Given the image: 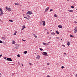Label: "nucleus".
Masks as SVG:
<instances>
[{
  "mask_svg": "<svg viewBox=\"0 0 77 77\" xmlns=\"http://www.w3.org/2000/svg\"><path fill=\"white\" fill-rule=\"evenodd\" d=\"M40 50L41 51H42V50H43L44 49L41 48H40Z\"/></svg>",
  "mask_w": 77,
  "mask_h": 77,
  "instance_id": "obj_28",
  "label": "nucleus"
},
{
  "mask_svg": "<svg viewBox=\"0 0 77 77\" xmlns=\"http://www.w3.org/2000/svg\"><path fill=\"white\" fill-rule=\"evenodd\" d=\"M24 18H26L27 20H29V18H27V17H24Z\"/></svg>",
  "mask_w": 77,
  "mask_h": 77,
  "instance_id": "obj_25",
  "label": "nucleus"
},
{
  "mask_svg": "<svg viewBox=\"0 0 77 77\" xmlns=\"http://www.w3.org/2000/svg\"><path fill=\"white\" fill-rule=\"evenodd\" d=\"M70 37H71V38H73V37H74V35H70Z\"/></svg>",
  "mask_w": 77,
  "mask_h": 77,
  "instance_id": "obj_21",
  "label": "nucleus"
},
{
  "mask_svg": "<svg viewBox=\"0 0 77 77\" xmlns=\"http://www.w3.org/2000/svg\"><path fill=\"white\" fill-rule=\"evenodd\" d=\"M61 68H62V69H63V68H65V67L63 66H62L61 67Z\"/></svg>",
  "mask_w": 77,
  "mask_h": 77,
  "instance_id": "obj_32",
  "label": "nucleus"
},
{
  "mask_svg": "<svg viewBox=\"0 0 77 77\" xmlns=\"http://www.w3.org/2000/svg\"><path fill=\"white\" fill-rule=\"evenodd\" d=\"M26 28V27H25V25H23L22 26V28L21 29L22 30H23L24 29Z\"/></svg>",
  "mask_w": 77,
  "mask_h": 77,
  "instance_id": "obj_6",
  "label": "nucleus"
},
{
  "mask_svg": "<svg viewBox=\"0 0 77 77\" xmlns=\"http://www.w3.org/2000/svg\"><path fill=\"white\" fill-rule=\"evenodd\" d=\"M16 47H18V46H19V45H18V44H17L16 45Z\"/></svg>",
  "mask_w": 77,
  "mask_h": 77,
  "instance_id": "obj_22",
  "label": "nucleus"
},
{
  "mask_svg": "<svg viewBox=\"0 0 77 77\" xmlns=\"http://www.w3.org/2000/svg\"><path fill=\"white\" fill-rule=\"evenodd\" d=\"M6 8L7 9H8V11H11V9L10 8H8V7H6Z\"/></svg>",
  "mask_w": 77,
  "mask_h": 77,
  "instance_id": "obj_7",
  "label": "nucleus"
},
{
  "mask_svg": "<svg viewBox=\"0 0 77 77\" xmlns=\"http://www.w3.org/2000/svg\"><path fill=\"white\" fill-rule=\"evenodd\" d=\"M62 46H63V47H65V46L63 45H62Z\"/></svg>",
  "mask_w": 77,
  "mask_h": 77,
  "instance_id": "obj_37",
  "label": "nucleus"
},
{
  "mask_svg": "<svg viewBox=\"0 0 77 77\" xmlns=\"http://www.w3.org/2000/svg\"><path fill=\"white\" fill-rule=\"evenodd\" d=\"M17 57H20V55L18 54L17 55Z\"/></svg>",
  "mask_w": 77,
  "mask_h": 77,
  "instance_id": "obj_26",
  "label": "nucleus"
},
{
  "mask_svg": "<svg viewBox=\"0 0 77 77\" xmlns=\"http://www.w3.org/2000/svg\"><path fill=\"white\" fill-rule=\"evenodd\" d=\"M51 11H53V9H50V12H51Z\"/></svg>",
  "mask_w": 77,
  "mask_h": 77,
  "instance_id": "obj_35",
  "label": "nucleus"
},
{
  "mask_svg": "<svg viewBox=\"0 0 77 77\" xmlns=\"http://www.w3.org/2000/svg\"><path fill=\"white\" fill-rule=\"evenodd\" d=\"M32 35H33L35 37V38H37V36H36V35L35 34H32Z\"/></svg>",
  "mask_w": 77,
  "mask_h": 77,
  "instance_id": "obj_11",
  "label": "nucleus"
},
{
  "mask_svg": "<svg viewBox=\"0 0 77 77\" xmlns=\"http://www.w3.org/2000/svg\"><path fill=\"white\" fill-rule=\"evenodd\" d=\"M3 55L2 54L0 55V57H1Z\"/></svg>",
  "mask_w": 77,
  "mask_h": 77,
  "instance_id": "obj_36",
  "label": "nucleus"
},
{
  "mask_svg": "<svg viewBox=\"0 0 77 77\" xmlns=\"http://www.w3.org/2000/svg\"><path fill=\"white\" fill-rule=\"evenodd\" d=\"M4 59H6V57H4Z\"/></svg>",
  "mask_w": 77,
  "mask_h": 77,
  "instance_id": "obj_42",
  "label": "nucleus"
},
{
  "mask_svg": "<svg viewBox=\"0 0 77 77\" xmlns=\"http://www.w3.org/2000/svg\"><path fill=\"white\" fill-rule=\"evenodd\" d=\"M48 9H49V7L45 9V12H47Z\"/></svg>",
  "mask_w": 77,
  "mask_h": 77,
  "instance_id": "obj_5",
  "label": "nucleus"
},
{
  "mask_svg": "<svg viewBox=\"0 0 77 77\" xmlns=\"http://www.w3.org/2000/svg\"><path fill=\"white\" fill-rule=\"evenodd\" d=\"M75 77H77V74L75 75Z\"/></svg>",
  "mask_w": 77,
  "mask_h": 77,
  "instance_id": "obj_48",
  "label": "nucleus"
},
{
  "mask_svg": "<svg viewBox=\"0 0 77 77\" xmlns=\"http://www.w3.org/2000/svg\"><path fill=\"white\" fill-rule=\"evenodd\" d=\"M40 58V56L39 55H38L36 57L37 59H39Z\"/></svg>",
  "mask_w": 77,
  "mask_h": 77,
  "instance_id": "obj_9",
  "label": "nucleus"
},
{
  "mask_svg": "<svg viewBox=\"0 0 77 77\" xmlns=\"http://www.w3.org/2000/svg\"><path fill=\"white\" fill-rule=\"evenodd\" d=\"M51 34L52 35H55V33L53 32H51Z\"/></svg>",
  "mask_w": 77,
  "mask_h": 77,
  "instance_id": "obj_15",
  "label": "nucleus"
},
{
  "mask_svg": "<svg viewBox=\"0 0 77 77\" xmlns=\"http://www.w3.org/2000/svg\"><path fill=\"white\" fill-rule=\"evenodd\" d=\"M74 23H75V24H77V22L76 21H75L74 22Z\"/></svg>",
  "mask_w": 77,
  "mask_h": 77,
  "instance_id": "obj_39",
  "label": "nucleus"
},
{
  "mask_svg": "<svg viewBox=\"0 0 77 77\" xmlns=\"http://www.w3.org/2000/svg\"><path fill=\"white\" fill-rule=\"evenodd\" d=\"M1 43H3V42L1 41V40H0V44H1Z\"/></svg>",
  "mask_w": 77,
  "mask_h": 77,
  "instance_id": "obj_34",
  "label": "nucleus"
},
{
  "mask_svg": "<svg viewBox=\"0 0 77 77\" xmlns=\"http://www.w3.org/2000/svg\"><path fill=\"white\" fill-rule=\"evenodd\" d=\"M43 45H47V44H46V43H44V42L43 43Z\"/></svg>",
  "mask_w": 77,
  "mask_h": 77,
  "instance_id": "obj_27",
  "label": "nucleus"
},
{
  "mask_svg": "<svg viewBox=\"0 0 77 77\" xmlns=\"http://www.w3.org/2000/svg\"><path fill=\"white\" fill-rule=\"evenodd\" d=\"M46 45H49V44H48V43H47L46 44Z\"/></svg>",
  "mask_w": 77,
  "mask_h": 77,
  "instance_id": "obj_43",
  "label": "nucleus"
},
{
  "mask_svg": "<svg viewBox=\"0 0 77 77\" xmlns=\"http://www.w3.org/2000/svg\"><path fill=\"white\" fill-rule=\"evenodd\" d=\"M2 39H4V40H5V38H4V37H2Z\"/></svg>",
  "mask_w": 77,
  "mask_h": 77,
  "instance_id": "obj_31",
  "label": "nucleus"
},
{
  "mask_svg": "<svg viewBox=\"0 0 77 77\" xmlns=\"http://www.w3.org/2000/svg\"><path fill=\"white\" fill-rule=\"evenodd\" d=\"M22 41H26V40H24L23 39H22Z\"/></svg>",
  "mask_w": 77,
  "mask_h": 77,
  "instance_id": "obj_47",
  "label": "nucleus"
},
{
  "mask_svg": "<svg viewBox=\"0 0 77 77\" xmlns=\"http://www.w3.org/2000/svg\"><path fill=\"white\" fill-rule=\"evenodd\" d=\"M43 23V21L40 22L41 25H42V23Z\"/></svg>",
  "mask_w": 77,
  "mask_h": 77,
  "instance_id": "obj_20",
  "label": "nucleus"
},
{
  "mask_svg": "<svg viewBox=\"0 0 77 77\" xmlns=\"http://www.w3.org/2000/svg\"><path fill=\"white\" fill-rule=\"evenodd\" d=\"M61 40H62V39H61Z\"/></svg>",
  "mask_w": 77,
  "mask_h": 77,
  "instance_id": "obj_59",
  "label": "nucleus"
},
{
  "mask_svg": "<svg viewBox=\"0 0 77 77\" xmlns=\"http://www.w3.org/2000/svg\"><path fill=\"white\" fill-rule=\"evenodd\" d=\"M18 48L17 47V46L15 47V48H16V49H17Z\"/></svg>",
  "mask_w": 77,
  "mask_h": 77,
  "instance_id": "obj_38",
  "label": "nucleus"
},
{
  "mask_svg": "<svg viewBox=\"0 0 77 77\" xmlns=\"http://www.w3.org/2000/svg\"><path fill=\"white\" fill-rule=\"evenodd\" d=\"M32 14V12L31 11H28L27 12V14H29V15H31Z\"/></svg>",
  "mask_w": 77,
  "mask_h": 77,
  "instance_id": "obj_4",
  "label": "nucleus"
},
{
  "mask_svg": "<svg viewBox=\"0 0 77 77\" xmlns=\"http://www.w3.org/2000/svg\"><path fill=\"white\" fill-rule=\"evenodd\" d=\"M56 38L57 39H58V37H57Z\"/></svg>",
  "mask_w": 77,
  "mask_h": 77,
  "instance_id": "obj_50",
  "label": "nucleus"
},
{
  "mask_svg": "<svg viewBox=\"0 0 77 77\" xmlns=\"http://www.w3.org/2000/svg\"><path fill=\"white\" fill-rule=\"evenodd\" d=\"M0 77H1V76H0Z\"/></svg>",
  "mask_w": 77,
  "mask_h": 77,
  "instance_id": "obj_60",
  "label": "nucleus"
},
{
  "mask_svg": "<svg viewBox=\"0 0 77 77\" xmlns=\"http://www.w3.org/2000/svg\"><path fill=\"white\" fill-rule=\"evenodd\" d=\"M74 33H77V29H74Z\"/></svg>",
  "mask_w": 77,
  "mask_h": 77,
  "instance_id": "obj_10",
  "label": "nucleus"
},
{
  "mask_svg": "<svg viewBox=\"0 0 77 77\" xmlns=\"http://www.w3.org/2000/svg\"><path fill=\"white\" fill-rule=\"evenodd\" d=\"M43 53L42 54H43V55H44V56H48V55L47 54V53L45 52H43Z\"/></svg>",
  "mask_w": 77,
  "mask_h": 77,
  "instance_id": "obj_2",
  "label": "nucleus"
},
{
  "mask_svg": "<svg viewBox=\"0 0 77 77\" xmlns=\"http://www.w3.org/2000/svg\"><path fill=\"white\" fill-rule=\"evenodd\" d=\"M0 21H2V20H1V19H0Z\"/></svg>",
  "mask_w": 77,
  "mask_h": 77,
  "instance_id": "obj_54",
  "label": "nucleus"
},
{
  "mask_svg": "<svg viewBox=\"0 0 77 77\" xmlns=\"http://www.w3.org/2000/svg\"><path fill=\"white\" fill-rule=\"evenodd\" d=\"M69 12H73V11L72 10H69Z\"/></svg>",
  "mask_w": 77,
  "mask_h": 77,
  "instance_id": "obj_12",
  "label": "nucleus"
},
{
  "mask_svg": "<svg viewBox=\"0 0 77 77\" xmlns=\"http://www.w3.org/2000/svg\"><path fill=\"white\" fill-rule=\"evenodd\" d=\"M64 54H65V55H66V53H64Z\"/></svg>",
  "mask_w": 77,
  "mask_h": 77,
  "instance_id": "obj_44",
  "label": "nucleus"
},
{
  "mask_svg": "<svg viewBox=\"0 0 77 77\" xmlns=\"http://www.w3.org/2000/svg\"><path fill=\"white\" fill-rule=\"evenodd\" d=\"M67 1H69V0H66Z\"/></svg>",
  "mask_w": 77,
  "mask_h": 77,
  "instance_id": "obj_56",
  "label": "nucleus"
},
{
  "mask_svg": "<svg viewBox=\"0 0 77 77\" xmlns=\"http://www.w3.org/2000/svg\"><path fill=\"white\" fill-rule=\"evenodd\" d=\"M7 60L11 61V62H12V60L11 58H8L7 59Z\"/></svg>",
  "mask_w": 77,
  "mask_h": 77,
  "instance_id": "obj_3",
  "label": "nucleus"
},
{
  "mask_svg": "<svg viewBox=\"0 0 77 77\" xmlns=\"http://www.w3.org/2000/svg\"><path fill=\"white\" fill-rule=\"evenodd\" d=\"M47 33H48V32H47Z\"/></svg>",
  "mask_w": 77,
  "mask_h": 77,
  "instance_id": "obj_57",
  "label": "nucleus"
},
{
  "mask_svg": "<svg viewBox=\"0 0 77 77\" xmlns=\"http://www.w3.org/2000/svg\"><path fill=\"white\" fill-rule=\"evenodd\" d=\"M17 32H16L14 34V35H16V34H17Z\"/></svg>",
  "mask_w": 77,
  "mask_h": 77,
  "instance_id": "obj_30",
  "label": "nucleus"
},
{
  "mask_svg": "<svg viewBox=\"0 0 77 77\" xmlns=\"http://www.w3.org/2000/svg\"><path fill=\"white\" fill-rule=\"evenodd\" d=\"M1 75V73H0V75Z\"/></svg>",
  "mask_w": 77,
  "mask_h": 77,
  "instance_id": "obj_58",
  "label": "nucleus"
},
{
  "mask_svg": "<svg viewBox=\"0 0 77 77\" xmlns=\"http://www.w3.org/2000/svg\"><path fill=\"white\" fill-rule=\"evenodd\" d=\"M29 65H32V64L31 63H29Z\"/></svg>",
  "mask_w": 77,
  "mask_h": 77,
  "instance_id": "obj_29",
  "label": "nucleus"
},
{
  "mask_svg": "<svg viewBox=\"0 0 77 77\" xmlns=\"http://www.w3.org/2000/svg\"><path fill=\"white\" fill-rule=\"evenodd\" d=\"M56 33H57V34H59L60 32H58V31H56Z\"/></svg>",
  "mask_w": 77,
  "mask_h": 77,
  "instance_id": "obj_19",
  "label": "nucleus"
},
{
  "mask_svg": "<svg viewBox=\"0 0 77 77\" xmlns=\"http://www.w3.org/2000/svg\"><path fill=\"white\" fill-rule=\"evenodd\" d=\"M67 45L68 46H69V45H70V42H69V43H67Z\"/></svg>",
  "mask_w": 77,
  "mask_h": 77,
  "instance_id": "obj_17",
  "label": "nucleus"
},
{
  "mask_svg": "<svg viewBox=\"0 0 77 77\" xmlns=\"http://www.w3.org/2000/svg\"><path fill=\"white\" fill-rule=\"evenodd\" d=\"M27 16L28 18H30V16H29L28 15H27Z\"/></svg>",
  "mask_w": 77,
  "mask_h": 77,
  "instance_id": "obj_41",
  "label": "nucleus"
},
{
  "mask_svg": "<svg viewBox=\"0 0 77 77\" xmlns=\"http://www.w3.org/2000/svg\"><path fill=\"white\" fill-rule=\"evenodd\" d=\"M50 32H51V31H52V30H50Z\"/></svg>",
  "mask_w": 77,
  "mask_h": 77,
  "instance_id": "obj_53",
  "label": "nucleus"
},
{
  "mask_svg": "<svg viewBox=\"0 0 77 77\" xmlns=\"http://www.w3.org/2000/svg\"><path fill=\"white\" fill-rule=\"evenodd\" d=\"M54 17H57V15L56 14H54Z\"/></svg>",
  "mask_w": 77,
  "mask_h": 77,
  "instance_id": "obj_33",
  "label": "nucleus"
},
{
  "mask_svg": "<svg viewBox=\"0 0 77 77\" xmlns=\"http://www.w3.org/2000/svg\"><path fill=\"white\" fill-rule=\"evenodd\" d=\"M22 11H23V12H24V10H22Z\"/></svg>",
  "mask_w": 77,
  "mask_h": 77,
  "instance_id": "obj_51",
  "label": "nucleus"
},
{
  "mask_svg": "<svg viewBox=\"0 0 77 77\" xmlns=\"http://www.w3.org/2000/svg\"><path fill=\"white\" fill-rule=\"evenodd\" d=\"M14 4L15 5H17V6L19 5V4L17 3H14Z\"/></svg>",
  "mask_w": 77,
  "mask_h": 77,
  "instance_id": "obj_16",
  "label": "nucleus"
},
{
  "mask_svg": "<svg viewBox=\"0 0 77 77\" xmlns=\"http://www.w3.org/2000/svg\"><path fill=\"white\" fill-rule=\"evenodd\" d=\"M77 26H76L75 28V29H77Z\"/></svg>",
  "mask_w": 77,
  "mask_h": 77,
  "instance_id": "obj_46",
  "label": "nucleus"
},
{
  "mask_svg": "<svg viewBox=\"0 0 77 77\" xmlns=\"http://www.w3.org/2000/svg\"><path fill=\"white\" fill-rule=\"evenodd\" d=\"M47 65H50V64L49 63H48L47 64Z\"/></svg>",
  "mask_w": 77,
  "mask_h": 77,
  "instance_id": "obj_45",
  "label": "nucleus"
},
{
  "mask_svg": "<svg viewBox=\"0 0 77 77\" xmlns=\"http://www.w3.org/2000/svg\"><path fill=\"white\" fill-rule=\"evenodd\" d=\"M58 27H59V28H62V26L60 25H59L58 26Z\"/></svg>",
  "mask_w": 77,
  "mask_h": 77,
  "instance_id": "obj_14",
  "label": "nucleus"
},
{
  "mask_svg": "<svg viewBox=\"0 0 77 77\" xmlns=\"http://www.w3.org/2000/svg\"><path fill=\"white\" fill-rule=\"evenodd\" d=\"M0 12L1 13H0V16H2V15H3V14H4V13H3V12L2 9L1 8H0Z\"/></svg>",
  "mask_w": 77,
  "mask_h": 77,
  "instance_id": "obj_1",
  "label": "nucleus"
},
{
  "mask_svg": "<svg viewBox=\"0 0 77 77\" xmlns=\"http://www.w3.org/2000/svg\"><path fill=\"white\" fill-rule=\"evenodd\" d=\"M22 65V66H23V64H21Z\"/></svg>",
  "mask_w": 77,
  "mask_h": 77,
  "instance_id": "obj_52",
  "label": "nucleus"
},
{
  "mask_svg": "<svg viewBox=\"0 0 77 77\" xmlns=\"http://www.w3.org/2000/svg\"><path fill=\"white\" fill-rule=\"evenodd\" d=\"M9 21H10V22H13V20H9Z\"/></svg>",
  "mask_w": 77,
  "mask_h": 77,
  "instance_id": "obj_23",
  "label": "nucleus"
},
{
  "mask_svg": "<svg viewBox=\"0 0 77 77\" xmlns=\"http://www.w3.org/2000/svg\"><path fill=\"white\" fill-rule=\"evenodd\" d=\"M67 42L68 43H69V42Z\"/></svg>",
  "mask_w": 77,
  "mask_h": 77,
  "instance_id": "obj_49",
  "label": "nucleus"
},
{
  "mask_svg": "<svg viewBox=\"0 0 77 77\" xmlns=\"http://www.w3.org/2000/svg\"><path fill=\"white\" fill-rule=\"evenodd\" d=\"M71 8H72V9H74V7L73 6H71Z\"/></svg>",
  "mask_w": 77,
  "mask_h": 77,
  "instance_id": "obj_24",
  "label": "nucleus"
},
{
  "mask_svg": "<svg viewBox=\"0 0 77 77\" xmlns=\"http://www.w3.org/2000/svg\"><path fill=\"white\" fill-rule=\"evenodd\" d=\"M27 51H25L24 52V54H27Z\"/></svg>",
  "mask_w": 77,
  "mask_h": 77,
  "instance_id": "obj_18",
  "label": "nucleus"
},
{
  "mask_svg": "<svg viewBox=\"0 0 77 77\" xmlns=\"http://www.w3.org/2000/svg\"><path fill=\"white\" fill-rule=\"evenodd\" d=\"M43 23L42 24L43 26H45V21H43Z\"/></svg>",
  "mask_w": 77,
  "mask_h": 77,
  "instance_id": "obj_8",
  "label": "nucleus"
},
{
  "mask_svg": "<svg viewBox=\"0 0 77 77\" xmlns=\"http://www.w3.org/2000/svg\"><path fill=\"white\" fill-rule=\"evenodd\" d=\"M50 42H48V44H50Z\"/></svg>",
  "mask_w": 77,
  "mask_h": 77,
  "instance_id": "obj_55",
  "label": "nucleus"
},
{
  "mask_svg": "<svg viewBox=\"0 0 77 77\" xmlns=\"http://www.w3.org/2000/svg\"><path fill=\"white\" fill-rule=\"evenodd\" d=\"M12 42H13V44H15V41H14V40H13L12 41Z\"/></svg>",
  "mask_w": 77,
  "mask_h": 77,
  "instance_id": "obj_13",
  "label": "nucleus"
},
{
  "mask_svg": "<svg viewBox=\"0 0 77 77\" xmlns=\"http://www.w3.org/2000/svg\"><path fill=\"white\" fill-rule=\"evenodd\" d=\"M47 77H50V76L49 75H48Z\"/></svg>",
  "mask_w": 77,
  "mask_h": 77,
  "instance_id": "obj_40",
  "label": "nucleus"
}]
</instances>
